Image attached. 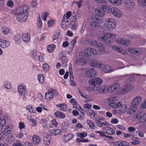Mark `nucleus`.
Returning a JSON list of instances; mask_svg holds the SVG:
<instances>
[{
    "label": "nucleus",
    "instance_id": "f257e3e1",
    "mask_svg": "<svg viewBox=\"0 0 146 146\" xmlns=\"http://www.w3.org/2000/svg\"><path fill=\"white\" fill-rule=\"evenodd\" d=\"M28 8L27 6H22L17 8L15 10L17 21L20 22L26 21L27 18V12Z\"/></svg>",
    "mask_w": 146,
    "mask_h": 146
},
{
    "label": "nucleus",
    "instance_id": "f03ea898",
    "mask_svg": "<svg viewBox=\"0 0 146 146\" xmlns=\"http://www.w3.org/2000/svg\"><path fill=\"white\" fill-rule=\"evenodd\" d=\"M102 80L99 77L94 78L93 79H90L88 83L90 86L89 88L92 91H97L100 89L101 84L102 83Z\"/></svg>",
    "mask_w": 146,
    "mask_h": 146
},
{
    "label": "nucleus",
    "instance_id": "7ed1b4c3",
    "mask_svg": "<svg viewBox=\"0 0 146 146\" xmlns=\"http://www.w3.org/2000/svg\"><path fill=\"white\" fill-rule=\"evenodd\" d=\"M115 34L106 33L102 35L99 36L98 38L104 42L110 44L112 40L115 38Z\"/></svg>",
    "mask_w": 146,
    "mask_h": 146
},
{
    "label": "nucleus",
    "instance_id": "20e7f679",
    "mask_svg": "<svg viewBox=\"0 0 146 146\" xmlns=\"http://www.w3.org/2000/svg\"><path fill=\"white\" fill-rule=\"evenodd\" d=\"M119 87V84L118 83H114L110 88L105 87L104 89H102V90L100 91V93L104 94L107 92L112 93L117 91Z\"/></svg>",
    "mask_w": 146,
    "mask_h": 146
},
{
    "label": "nucleus",
    "instance_id": "39448f33",
    "mask_svg": "<svg viewBox=\"0 0 146 146\" xmlns=\"http://www.w3.org/2000/svg\"><path fill=\"white\" fill-rule=\"evenodd\" d=\"M97 51L94 48H87L85 49L84 52H81L80 54L84 58H88L90 56H93L97 54Z\"/></svg>",
    "mask_w": 146,
    "mask_h": 146
},
{
    "label": "nucleus",
    "instance_id": "423d86ee",
    "mask_svg": "<svg viewBox=\"0 0 146 146\" xmlns=\"http://www.w3.org/2000/svg\"><path fill=\"white\" fill-rule=\"evenodd\" d=\"M105 27L108 30H113L116 27V23L115 20L112 19L107 20L105 22Z\"/></svg>",
    "mask_w": 146,
    "mask_h": 146
},
{
    "label": "nucleus",
    "instance_id": "0eeeda50",
    "mask_svg": "<svg viewBox=\"0 0 146 146\" xmlns=\"http://www.w3.org/2000/svg\"><path fill=\"white\" fill-rule=\"evenodd\" d=\"M134 88V86L133 84L125 85L121 87L120 93L121 94H126L131 91Z\"/></svg>",
    "mask_w": 146,
    "mask_h": 146
},
{
    "label": "nucleus",
    "instance_id": "6e6552de",
    "mask_svg": "<svg viewBox=\"0 0 146 146\" xmlns=\"http://www.w3.org/2000/svg\"><path fill=\"white\" fill-rule=\"evenodd\" d=\"M135 119L139 118L141 123H144L146 121V112L143 111L140 112L139 113L134 115Z\"/></svg>",
    "mask_w": 146,
    "mask_h": 146
},
{
    "label": "nucleus",
    "instance_id": "1a4fd4ad",
    "mask_svg": "<svg viewBox=\"0 0 146 146\" xmlns=\"http://www.w3.org/2000/svg\"><path fill=\"white\" fill-rule=\"evenodd\" d=\"M110 12L113 16L117 18L121 17L123 15L122 12L119 9L115 7L111 8Z\"/></svg>",
    "mask_w": 146,
    "mask_h": 146
},
{
    "label": "nucleus",
    "instance_id": "9d476101",
    "mask_svg": "<svg viewBox=\"0 0 146 146\" xmlns=\"http://www.w3.org/2000/svg\"><path fill=\"white\" fill-rule=\"evenodd\" d=\"M96 72L95 70L92 68H89L87 69L85 73V75L88 78L94 77L96 76Z\"/></svg>",
    "mask_w": 146,
    "mask_h": 146
},
{
    "label": "nucleus",
    "instance_id": "9b49d317",
    "mask_svg": "<svg viewBox=\"0 0 146 146\" xmlns=\"http://www.w3.org/2000/svg\"><path fill=\"white\" fill-rule=\"evenodd\" d=\"M101 70L106 73L113 71L115 69L108 64L101 65L100 67Z\"/></svg>",
    "mask_w": 146,
    "mask_h": 146
},
{
    "label": "nucleus",
    "instance_id": "f8f14e48",
    "mask_svg": "<svg viewBox=\"0 0 146 146\" xmlns=\"http://www.w3.org/2000/svg\"><path fill=\"white\" fill-rule=\"evenodd\" d=\"M135 4L133 1L131 0H127L124 2L125 7L127 9H131L135 6Z\"/></svg>",
    "mask_w": 146,
    "mask_h": 146
},
{
    "label": "nucleus",
    "instance_id": "ddd939ff",
    "mask_svg": "<svg viewBox=\"0 0 146 146\" xmlns=\"http://www.w3.org/2000/svg\"><path fill=\"white\" fill-rule=\"evenodd\" d=\"M142 98L141 97L138 96L134 98L132 100L131 104L133 106L137 107L142 101Z\"/></svg>",
    "mask_w": 146,
    "mask_h": 146
},
{
    "label": "nucleus",
    "instance_id": "4468645a",
    "mask_svg": "<svg viewBox=\"0 0 146 146\" xmlns=\"http://www.w3.org/2000/svg\"><path fill=\"white\" fill-rule=\"evenodd\" d=\"M90 26L91 29L95 31L99 30L101 27V25L99 23L95 21L91 22Z\"/></svg>",
    "mask_w": 146,
    "mask_h": 146
},
{
    "label": "nucleus",
    "instance_id": "2eb2a0df",
    "mask_svg": "<svg viewBox=\"0 0 146 146\" xmlns=\"http://www.w3.org/2000/svg\"><path fill=\"white\" fill-rule=\"evenodd\" d=\"M116 42L119 44L125 45L127 46L129 45L131 43L130 42L129 40H125L121 38L117 40Z\"/></svg>",
    "mask_w": 146,
    "mask_h": 146
},
{
    "label": "nucleus",
    "instance_id": "dca6fc26",
    "mask_svg": "<svg viewBox=\"0 0 146 146\" xmlns=\"http://www.w3.org/2000/svg\"><path fill=\"white\" fill-rule=\"evenodd\" d=\"M105 10L101 8L98 7L96 8L95 10L96 13L97 15L101 17H103L105 15Z\"/></svg>",
    "mask_w": 146,
    "mask_h": 146
},
{
    "label": "nucleus",
    "instance_id": "f3484780",
    "mask_svg": "<svg viewBox=\"0 0 146 146\" xmlns=\"http://www.w3.org/2000/svg\"><path fill=\"white\" fill-rule=\"evenodd\" d=\"M114 145L116 146H129V143L126 141H120L113 143Z\"/></svg>",
    "mask_w": 146,
    "mask_h": 146
},
{
    "label": "nucleus",
    "instance_id": "a211bd4d",
    "mask_svg": "<svg viewBox=\"0 0 146 146\" xmlns=\"http://www.w3.org/2000/svg\"><path fill=\"white\" fill-rule=\"evenodd\" d=\"M62 132V130L58 129H53L49 131L48 132V133L49 135H56L59 134Z\"/></svg>",
    "mask_w": 146,
    "mask_h": 146
},
{
    "label": "nucleus",
    "instance_id": "6ab92c4d",
    "mask_svg": "<svg viewBox=\"0 0 146 146\" xmlns=\"http://www.w3.org/2000/svg\"><path fill=\"white\" fill-rule=\"evenodd\" d=\"M113 49L117 52L120 53L124 55L127 54V52L125 51V49L119 47H118L116 46H113Z\"/></svg>",
    "mask_w": 146,
    "mask_h": 146
},
{
    "label": "nucleus",
    "instance_id": "aec40b11",
    "mask_svg": "<svg viewBox=\"0 0 146 146\" xmlns=\"http://www.w3.org/2000/svg\"><path fill=\"white\" fill-rule=\"evenodd\" d=\"M127 50L129 52L136 55H139L142 54L141 51L139 50H138L136 49L129 48L127 49Z\"/></svg>",
    "mask_w": 146,
    "mask_h": 146
},
{
    "label": "nucleus",
    "instance_id": "412c9836",
    "mask_svg": "<svg viewBox=\"0 0 146 146\" xmlns=\"http://www.w3.org/2000/svg\"><path fill=\"white\" fill-rule=\"evenodd\" d=\"M137 107L133 106L131 104V105L128 108L127 113L129 114H133L137 110Z\"/></svg>",
    "mask_w": 146,
    "mask_h": 146
},
{
    "label": "nucleus",
    "instance_id": "4be33fe9",
    "mask_svg": "<svg viewBox=\"0 0 146 146\" xmlns=\"http://www.w3.org/2000/svg\"><path fill=\"white\" fill-rule=\"evenodd\" d=\"M103 129L106 130V133L108 135H112L115 134V131L110 127H106L103 128Z\"/></svg>",
    "mask_w": 146,
    "mask_h": 146
},
{
    "label": "nucleus",
    "instance_id": "5701e85b",
    "mask_svg": "<svg viewBox=\"0 0 146 146\" xmlns=\"http://www.w3.org/2000/svg\"><path fill=\"white\" fill-rule=\"evenodd\" d=\"M1 130L3 133L6 135H8L11 133L10 128L8 127H3Z\"/></svg>",
    "mask_w": 146,
    "mask_h": 146
},
{
    "label": "nucleus",
    "instance_id": "b1692460",
    "mask_svg": "<svg viewBox=\"0 0 146 146\" xmlns=\"http://www.w3.org/2000/svg\"><path fill=\"white\" fill-rule=\"evenodd\" d=\"M118 108L119 112L120 113V114H121L125 113L126 111L127 108L126 106L124 104H122Z\"/></svg>",
    "mask_w": 146,
    "mask_h": 146
},
{
    "label": "nucleus",
    "instance_id": "393cba45",
    "mask_svg": "<svg viewBox=\"0 0 146 146\" xmlns=\"http://www.w3.org/2000/svg\"><path fill=\"white\" fill-rule=\"evenodd\" d=\"M50 135L48 133V135L45 136L43 138L44 143L47 145H50L51 142V137Z\"/></svg>",
    "mask_w": 146,
    "mask_h": 146
},
{
    "label": "nucleus",
    "instance_id": "a878e982",
    "mask_svg": "<svg viewBox=\"0 0 146 146\" xmlns=\"http://www.w3.org/2000/svg\"><path fill=\"white\" fill-rule=\"evenodd\" d=\"M9 45V42L8 41L5 40L0 39V46L4 48L7 47Z\"/></svg>",
    "mask_w": 146,
    "mask_h": 146
},
{
    "label": "nucleus",
    "instance_id": "bb28decb",
    "mask_svg": "<svg viewBox=\"0 0 146 146\" xmlns=\"http://www.w3.org/2000/svg\"><path fill=\"white\" fill-rule=\"evenodd\" d=\"M101 63L96 60H93L91 61L90 64L92 67L96 68L100 67Z\"/></svg>",
    "mask_w": 146,
    "mask_h": 146
},
{
    "label": "nucleus",
    "instance_id": "cd10ccee",
    "mask_svg": "<svg viewBox=\"0 0 146 146\" xmlns=\"http://www.w3.org/2000/svg\"><path fill=\"white\" fill-rule=\"evenodd\" d=\"M32 139L33 143L35 145L39 144L41 141L39 137L36 135H34Z\"/></svg>",
    "mask_w": 146,
    "mask_h": 146
},
{
    "label": "nucleus",
    "instance_id": "c85d7f7f",
    "mask_svg": "<svg viewBox=\"0 0 146 146\" xmlns=\"http://www.w3.org/2000/svg\"><path fill=\"white\" fill-rule=\"evenodd\" d=\"M89 44L92 46L95 47H98L100 46V43L94 40H90L88 41Z\"/></svg>",
    "mask_w": 146,
    "mask_h": 146
},
{
    "label": "nucleus",
    "instance_id": "c756f323",
    "mask_svg": "<svg viewBox=\"0 0 146 146\" xmlns=\"http://www.w3.org/2000/svg\"><path fill=\"white\" fill-rule=\"evenodd\" d=\"M122 0H108L107 3L108 5L109 4V3H111L112 4L119 5L121 3Z\"/></svg>",
    "mask_w": 146,
    "mask_h": 146
},
{
    "label": "nucleus",
    "instance_id": "7c9ffc66",
    "mask_svg": "<svg viewBox=\"0 0 146 146\" xmlns=\"http://www.w3.org/2000/svg\"><path fill=\"white\" fill-rule=\"evenodd\" d=\"M77 25V22L75 18L73 20L70 21V24L71 29L73 30H75L76 29Z\"/></svg>",
    "mask_w": 146,
    "mask_h": 146
},
{
    "label": "nucleus",
    "instance_id": "2f4dec72",
    "mask_svg": "<svg viewBox=\"0 0 146 146\" xmlns=\"http://www.w3.org/2000/svg\"><path fill=\"white\" fill-rule=\"evenodd\" d=\"M53 94L52 91H49L46 92L45 94V98L47 100H49L53 98Z\"/></svg>",
    "mask_w": 146,
    "mask_h": 146
},
{
    "label": "nucleus",
    "instance_id": "473e14b6",
    "mask_svg": "<svg viewBox=\"0 0 146 146\" xmlns=\"http://www.w3.org/2000/svg\"><path fill=\"white\" fill-rule=\"evenodd\" d=\"M121 105H122V102H119L116 103H111L109 104V106L113 108H117Z\"/></svg>",
    "mask_w": 146,
    "mask_h": 146
},
{
    "label": "nucleus",
    "instance_id": "72a5a7b5",
    "mask_svg": "<svg viewBox=\"0 0 146 146\" xmlns=\"http://www.w3.org/2000/svg\"><path fill=\"white\" fill-rule=\"evenodd\" d=\"M87 62L86 60L83 58H78L76 61V63L81 65H84Z\"/></svg>",
    "mask_w": 146,
    "mask_h": 146
},
{
    "label": "nucleus",
    "instance_id": "f704fd0d",
    "mask_svg": "<svg viewBox=\"0 0 146 146\" xmlns=\"http://www.w3.org/2000/svg\"><path fill=\"white\" fill-rule=\"evenodd\" d=\"M22 38L23 41L28 42L30 39V35L27 33H24L22 35Z\"/></svg>",
    "mask_w": 146,
    "mask_h": 146
},
{
    "label": "nucleus",
    "instance_id": "c9c22d12",
    "mask_svg": "<svg viewBox=\"0 0 146 146\" xmlns=\"http://www.w3.org/2000/svg\"><path fill=\"white\" fill-rule=\"evenodd\" d=\"M54 114L57 118H64L65 116L64 113L59 111L55 112Z\"/></svg>",
    "mask_w": 146,
    "mask_h": 146
},
{
    "label": "nucleus",
    "instance_id": "e433bc0d",
    "mask_svg": "<svg viewBox=\"0 0 146 146\" xmlns=\"http://www.w3.org/2000/svg\"><path fill=\"white\" fill-rule=\"evenodd\" d=\"M131 139L134 141L131 142L132 144L134 145H139L140 143L139 139L136 137H133L131 138Z\"/></svg>",
    "mask_w": 146,
    "mask_h": 146
},
{
    "label": "nucleus",
    "instance_id": "4c0bfd02",
    "mask_svg": "<svg viewBox=\"0 0 146 146\" xmlns=\"http://www.w3.org/2000/svg\"><path fill=\"white\" fill-rule=\"evenodd\" d=\"M57 107L60 108V110L62 111H65L66 110L67 106L65 104H62L56 105Z\"/></svg>",
    "mask_w": 146,
    "mask_h": 146
},
{
    "label": "nucleus",
    "instance_id": "58836bf2",
    "mask_svg": "<svg viewBox=\"0 0 146 146\" xmlns=\"http://www.w3.org/2000/svg\"><path fill=\"white\" fill-rule=\"evenodd\" d=\"M64 136L65 137V142H67L72 138L73 135L71 134H69L66 135H64Z\"/></svg>",
    "mask_w": 146,
    "mask_h": 146
},
{
    "label": "nucleus",
    "instance_id": "ea45409f",
    "mask_svg": "<svg viewBox=\"0 0 146 146\" xmlns=\"http://www.w3.org/2000/svg\"><path fill=\"white\" fill-rule=\"evenodd\" d=\"M61 59L63 61L62 64L64 65L63 66H66V63L68 62V60L67 59V57L66 56H64V55H61Z\"/></svg>",
    "mask_w": 146,
    "mask_h": 146
},
{
    "label": "nucleus",
    "instance_id": "a19ab883",
    "mask_svg": "<svg viewBox=\"0 0 146 146\" xmlns=\"http://www.w3.org/2000/svg\"><path fill=\"white\" fill-rule=\"evenodd\" d=\"M18 90L20 94L21 95L25 93V88L22 86L20 85L19 86Z\"/></svg>",
    "mask_w": 146,
    "mask_h": 146
},
{
    "label": "nucleus",
    "instance_id": "79ce46f5",
    "mask_svg": "<svg viewBox=\"0 0 146 146\" xmlns=\"http://www.w3.org/2000/svg\"><path fill=\"white\" fill-rule=\"evenodd\" d=\"M55 45H50L47 47V50L49 52H52L55 49Z\"/></svg>",
    "mask_w": 146,
    "mask_h": 146
},
{
    "label": "nucleus",
    "instance_id": "37998d69",
    "mask_svg": "<svg viewBox=\"0 0 146 146\" xmlns=\"http://www.w3.org/2000/svg\"><path fill=\"white\" fill-rule=\"evenodd\" d=\"M138 4L140 6L144 7L146 6V0H137Z\"/></svg>",
    "mask_w": 146,
    "mask_h": 146
},
{
    "label": "nucleus",
    "instance_id": "c03bdc74",
    "mask_svg": "<svg viewBox=\"0 0 146 146\" xmlns=\"http://www.w3.org/2000/svg\"><path fill=\"white\" fill-rule=\"evenodd\" d=\"M100 45H100V46H98V47L99 48V49L100 52H101L103 53H104L106 51V49L105 48V46L102 44L100 43Z\"/></svg>",
    "mask_w": 146,
    "mask_h": 146
},
{
    "label": "nucleus",
    "instance_id": "a18cd8bd",
    "mask_svg": "<svg viewBox=\"0 0 146 146\" xmlns=\"http://www.w3.org/2000/svg\"><path fill=\"white\" fill-rule=\"evenodd\" d=\"M1 31L3 34L5 35L7 34L9 32V29L7 27H3Z\"/></svg>",
    "mask_w": 146,
    "mask_h": 146
},
{
    "label": "nucleus",
    "instance_id": "49530a36",
    "mask_svg": "<svg viewBox=\"0 0 146 146\" xmlns=\"http://www.w3.org/2000/svg\"><path fill=\"white\" fill-rule=\"evenodd\" d=\"M97 133L99 134V136L102 137H108V136L106 135L102 131H97L96 132Z\"/></svg>",
    "mask_w": 146,
    "mask_h": 146
},
{
    "label": "nucleus",
    "instance_id": "de8ad7c7",
    "mask_svg": "<svg viewBox=\"0 0 146 146\" xmlns=\"http://www.w3.org/2000/svg\"><path fill=\"white\" fill-rule=\"evenodd\" d=\"M94 1L98 3H102V4H106L108 5V3H107L108 0H94Z\"/></svg>",
    "mask_w": 146,
    "mask_h": 146
},
{
    "label": "nucleus",
    "instance_id": "09e8293b",
    "mask_svg": "<svg viewBox=\"0 0 146 146\" xmlns=\"http://www.w3.org/2000/svg\"><path fill=\"white\" fill-rule=\"evenodd\" d=\"M87 122L90 128L92 129L94 128L95 125L92 121L90 120H88Z\"/></svg>",
    "mask_w": 146,
    "mask_h": 146
},
{
    "label": "nucleus",
    "instance_id": "8fccbe9b",
    "mask_svg": "<svg viewBox=\"0 0 146 146\" xmlns=\"http://www.w3.org/2000/svg\"><path fill=\"white\" fill-rule=\"evenodd\" d=\"M106 5L102 6L101 8L102 9H103L104 10H105V11L107 10L109 13H110V10L111 8H110L106 4Z\"/></svg>",
    "mask_w": 146,
    "mask_h": 146
},
{
    "label": "nucleus",
    "instance_id": "3c124183",
    "mask_svg": "<svg viewBox=\"0 0 146 146\" xmlns=\"http://www.w3.org/2000/svg\"><path fill=\"white\" fill-rule=\"evenodd\" d=\"M13 146H24V145L21 142L18 140L13 143Z\"/></svg>",
    "mask_w": 146,
    "mask_h": 146
},
{
    "label": "nucleus",
    "instance_id": "603ef678",
    "mask_svg": "<svg viewBox=\"0 0 146 146\" xmlns=\"http://www.w3.org/2000/svg\"><path fill=\"white\" fill-rule=\"evenodd\" d=\"M38 78L40 83H42L44 81V77L43 75L40 74L38 76Z\"/></svg>",
    "mask_w": 146,
    "mask_h": 146
},
{
    "label": "nucleus",
    "instance_id": "864d4df0",
    "mask_svg": "<svg viewBox=\"0 0 146 146\" xmlns=\"http://www.w3.org/2000/svg\"><path fill=\"white\" fill-rule=\"evenodd\" d=\"M78 136L80 138H81L85 137L87 135V134L85 132H83L80 133H78Z\"/></svg>",
    "mask_w": 146,
    "mask_h": 146
},
{
    "label": "nucleus",
    "instance_id": "5fc2aeb1",
    "mask_svg": "<svg viewBox=\"0 0 146 146\" xmlns=\"http://www.w3.org/2000/svg\"><path fill=\"white\" fill-rule=\"evenodd\" d=\"M49 13L48 12H44L43 14L42 17V20L44 21L46 20V18L47 16L48 15Z\"/></svg>",
    "mask_w": 146,
    "mask_h": 146
},
{
    "label": "nucleus",
    "instance_id": "6e6d98bb",
    "mask_svg": "<svg viewBox=\"0 0 146 146\" xmlns=\"http://www.w3.org/2000/svg\"><path fill=\"white\" fill-rule=\"evenodd\" d=\"M77 38V36L75 37V38L70 42V44L73 47H74L76 41V39Z\"/></svg>",
    "mask_w": 146,
    "mask_h": 146
},
{
    "label": "nucleus",
    "instance_id": "4d7b16f0",
    "mask_svg": "<svg viewBox=\"0 0 146 146\" xmlns=\"http://www.w3.org/2000/svg\"><path fill=\"white\" fill-rule=\"evenodd\" d=\"M91 107V105L88 104H86L84 105V108L85 111L86 110H88L90 109Z\"/></svg>",
    "mask_w": 146,
    "mask_h": 146
},
{
    "label": "nucleus",
    "instance_id": "13d9d810",
    "mask_svg": "<svg viewBox=\"0 0 146 146\" xmlns=\"http://www.w3.org/2000/svg\"><path fill=\"white\" fill-rule=\"evenodd\" d=\"M42 23V21L40 18V15L39 14V17L38 21H37V25L38 27H40L41 26Z\"/></svg>",
    "mask_w": 146,
    "mask_h": 146
},
{
    "label": "nucleus",
    "instance_id": "bf43d9fd",
    "mask_svg": "<svg viewBox=\"0 0 146 146\" xmlns=\"http://www.w3.org/2000/svg\"><path fill=\"white\" fill-rule=\"evenodd\" d=\"M5 121L3 118H0V127L3 126L5 124Z\"/></svg>",
    "mask_w": 146,
    "mask_h": 146
},
{
    "label": "nucleus",
    "instance_id": "052dcab7",
    "mask_svg": "<svg viewBox=\"0 0 146 146\" xmlns=\"http://www.w3.org/2000/svg\"><path fill=\"white\" fill-rule=\"evenodd\" d=\"M133 78L132 77H129L127 78L126 80V84H128L131 82L132 81H133Z\"/></svg>",
    "mask_w": 146,
    "mask_h": 146
},
{
    "label": "nucleus",
    "instance_id": "680f3d73",
    "mask_svg": "<svg viewBox=\"0 0 146 146\" xmlns=\"http://www.w3.org/2000/svg\"><path fill=\"white\" fill-rule=\"evenodd\" d=\"M4 86L5 88L9 89L11 88V84H10L8 82H7L6 83H5L4 84Z\"/></svg>",
    "mask_w": 146,
    "mask_h": 146
},
{
    "label": "nucleus",
    "instance_id": "e2e57ef3",
    "mask_svg": "<svg viewBox=\"0 0 146 146\" xmlns=\"http://www.w3.org/2000/svg\"><path fill=\"white\" fill-rule=\"evenodd\" d=\"M71 11H68L64 16H65V17L68 19L71 16Z\"/></svg>",
    "mask_w": 146,
    "mask_h": 146
},
{
    "label": "nucleus",
    "instance_id": "0e129e2a",
    "mask_svg": "<svg viewBox=\"0 0 146 146\" xmlns=\"http://www.w3.org/2000/svg\"><path fill=\"white\" fill-rule=\"evenodd\" d=\"M54 20H50L48 21V26L50 27L52 26L54 23Z\"/></svg>",
    "mask_w": 146,
    "mask_h": 146
},
{
    "label": "nucleus",
    "instance_id": "69168bd1",
    "mask_svg": "<svg viewBox=\"0 0 146 146\" xmlns=\"http://www.w3.org/2000/svg\"><path fill=\"white\" fill-rule=\"evenodd\" d=\"M49 67V65L47 63H45L43 65V68L44 70H48L47 69Z\"/></svg>",
    "mask_w": 146,
    "mask_h": 146
},
{
    "label": "nucleus",
    "instance_id": "338daca9",
    "mask_svg": "<svg viewBox=\"0 0 146 146\" xmlns=\"http://www.w3.org/2000/svg\"><path fill=\"white\" fill-rule=\"evenodd\" d=\"M21 36L19 35H17L15 36L14 37V39L16 41L19 40L20 39Z\"/></svg>",
    "mask_w": 146,
    "mask_h": 146
},
{
    "label": "nucleus",
    "instance_id": "774afa93",
    "mask_svg": "<svg viewBox=\"0 0 146 146\" xmlns=\"http://www.w3.org/2000/svg\"><path fill=\"white\" fill-rule=\"evenodd\" d=\"M7 5L8 6L11 7L13 5V3L12 1H9L7 2Z\"/></svg>",
    "mask_w": 146,
    "mask_h": 146
}]
</instances>
